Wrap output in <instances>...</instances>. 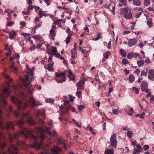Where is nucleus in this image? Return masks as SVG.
I'll use <instances>...</instances> for the list:
<instances>
[{
  "label": "nucleus",
  "instance_id": "obj_49",
  "mask_svg": "<svg viewBox=\"0 0 154 154\" xmlns=\"http://www.w3.org/2000/svg\"><path fill=\"white\" fill-rule=\"evenodd\" d=\"M140 72V71L139 69H137L134 72V73L136 74L137 75H138L139 74V73Z\"/></svg>",
  "mask_w": 154,
  "mask_h": 154
},
{
  "label": "nucleus",
  "instance_id": "obj_45",
  "mask_svg": "<svg viewBox=\"0 0 154 154\" xmlns=\"http://www.w3.org/2000/svg\"><path fill=\"white\" fill-rule=\"evenodd\" d=\"M107 48L109 49H110L111 48V41H110L108 43H107Z\"/></svg>",
  "mask_w": 154,
  "mask_h": 154
},
{
  "label": "nucleus",
  "instance_id": "obj_21",
  "mask_svg": "<svg viewBox=\"0 0 154 154\" xmlns=\"http://www.w3.org/2000/svg\"><path fill=\"white\" fill-rule=\"evenodd\" d=\"M9 38L11 39H13L17 35L16 32L15 31H12L10 32L9 33Z\"/></svg>",
  "mask_w": 154,
  "mask_h": 154
},
{
  "label": "nucleus",
  "instance_id": "obj_13",
  "mask_svg": "<svg viewBox=\"0 0 154 154\" xmlns=\"http://www.w3.org/2000/svg\"><path fill=\"white\" fill-rule=\"evenodd\" d=\"M57 52V50L56 47L52 46L50 48L47 49V53L49 55H54V54Z\"/></svg>",
  "mask_w": 154,
  "mask_h": 154
},
{
  "label": "nucleus",
  "instance_id": "obj_62",
  "mask_svg": "<svg viewBox=\"0 0 154 154\" xmlns=\"http://www.w3.org/2000/svg\"><path fill=\"white\" fill-rule=\"evenodd\" d=\"M147 9H148L149 11H153L154 10L153 7L152 6L148 8Z\"/></svg>",
  "mask_w": 154,
  "mask_h": 154
},
{
  "label": "nucleus",
  "instance_id": "obj_5",
  "mask_svg": "<svg viewBox=\"0 0 154 154\" xmlns=\"http://www.w3.org/2000/svg\"><path fill=\"white\" fill-rule=\"evenodd\" d=\"M62 114H64L67 113L68 111L71 109L72 112L75 111V109L74 107L71 108V106H59Z\"/></svg>",
  "mask_w": 154,
  "mask_h": 154
},
{
  "label": "nucleus",
  "instance_id": "obj_3",
  "mask_svg": "<svg viewBox=\"0 0 154 154\" xmlns=\"http://www.w3.org/2000/svg\"><path fill=\"white\" fill-rule=\"evenodd\" d=\"M5 78L8 88L5 87L4 88L2 93L0 94V98H6L10 95V93L9 88L11 87V86L9 83L12 82V79L8 76H5Z\"/></svg>",
  "mask_w": 154,
  "mask_h": 154
},
{
  "label": "nucleus",
  "instance_id": "obj_36",
  "mask_svg": "<svg viewBox=\"0 0 154 154\" xmlns=\"http://www.w3.org/2000/svg\"><path fill=\"white\" fill-rule=\"evenodd\" d=\"M54 101V100L53 99L48 98H47L46 100V102L49 103H52Z\"/></svg>",
  "mask_w": 154,
  "mask_h": 154
},
{
  "label": "nucleus",
  "instance_id": "obj_19",
  "mask_svg": "<svg viewBox=\"0 0 154 154\" xmlns=\"http://www.w3.org/2000/svg\"><path fill=\"white\" fill-rule=\"evenodd\" d=\"M133 5L137 6H139L141 5V2L140 0H132Z\"/></svg>",
  "mask_w": 154,
  "mask_h": 154
},
{
  "label": "nucleus",
  "instance_id": "obj_42",
  "mask_svg": "<svg viewBox=\"0 0 154 154\" xmlns=\"http://www.w3.org/2000/svg\"><path fill=\"white\" fill-rule=\"evenodd\" d=\"M149 146L148 145H144L143 147V149L145 150H146L149 149Z\"/></svg>",
  "mask_w": 154,
  "mask_h": 154
},
{
  "label": "nucleus",
  "instance_id": "obj_25",
  "mask_svg": "<svg viewBox=\"0 0 154 154\" xmlns=\"http://www.w3.org/2000/svg\"><path fill=\"white\" fill-rule=\"evenodd\" d=\"M121 55L123 57H125L126 56V52L123 49H121L119 50Z\"/></svg>",
  "mask_w": 154,
  "mask_h": 154
},
{
  "label": "nucleus",
  "instance_id": "obj_31",
  "mask_svg": "<svg viewBox=\"0 0 154 154\" xmlns=\"http://www.w3.org/2000/svg\"><path fill=\"white\" fill-rule=\"evenodd\" d=\"M132 90L137 94H138L139 93V89L136 87H133L132 88Z\"/></svg>",
  "mask_w": 154,
  "mask_h": 154
},
{
  "label": "nucleus",
  "instance_id": "obj_8",
  "mask_svg": "<svg viewBox=\"0 0 154 154\" xmlns=\"http://www.w3.org/2000/svg\"><path fill=\"white\" fill-rule=\"evenodd\" d=\"M110 141L111 145L116 148L117 145V141L116 139V135L114 133L112 135L110 138Z\"/></svg>",
  "mask_w": 154,
  "mask_h": 154
},
{
  "label": "nucleus",
  "instance_id": "obj_16",
  "mask_svg": "<svg viewBox=\"0 0 154 154\" xmlns=\"http://www.w3.org/2000/svg\"><path fill=\"white\" fill-rule=\"evenodd\" d=\"M68 72L67 74V76L69 78V79L72 81H74V82H75V77L73 76V74L71 72L70 70H68V71H66V72Z\"/></svg>",
  "mask_w": 154,
  "mask_h": 154
},
{
  "label": "nucleus",
  "instance_id": "obj_48",
  "mask_svg": "<svg viewBox=\"0 0 154 154\" xmlns=\"http://www.w3.org/2000/svg\"><path fill=\"white\" fill-rule=\"evenodd\" d=\"M60 20H56L54 21V23L56 25H58L60 23Z\"/></svg>",
  "mask_w": 154,
  "mask_h": 154
},
{
  "label": "nucleus",
  "instance_id": "obj_39",
  "mask_svg": "<svg viewBox=\"0 0 154 154\" xmlns=\"http://www.w3.org/2000/svg\"><path fill=\"white\" fill-rule=\"evenodd\" d=\"M70 38L71 37L68 35L66 40V44H68L69 43Z\"/></svg>",
  "mask_w": 154,
  "mask_h": 154
},
{
  "label": "nucleus",
  "instance_id": "obj_33",
  "mask_svg": "<svg viewBox=\"0 0 154 154\" xmlns=\"http://www.w3.org/2000/svg\"><path fill=\"white\" fill-rule=\"evenodd\" d=\"M122 61V63L125 65L129 63L128 60L126 58L123 59Z\"/></svg>",
  "mask_w": 154,
  "mask_h": 154
},
{
  "label": "nucleus",
  "instance_id": "obj_34",
  "mask_svg": "<svg viewBox=\"0 0 154 154\" xmlns=\"http://www.w3.org/2000/svg\"><path fill=\"white\" fill-rule=\"evenodd\" d=\"M110 54V53L109 52L107 51L103 54V56L105 58L107 59L108 58Z\"/></svg>",
  "mask_w": 154,
  "mask_h": 154
},
{
  "label": "nucleus",
  "instance_id": "obj_7",
  "mask_svg": "<svg viewBox=\"0 0 154 154\" xmlns=\"http://www.w3.org/2000/svg\"><path fill=\"white\" fill-rule=\"evenodd\" d=\"M141 89V91L146 93L149 92V89L148 88V84L145 81H143L142 82L140 85Z\"/></svg>",
  "mask_w": 154,
  "mask_h": 154
},
{
  "label": "nucleus",
  "instance_id": "obj_41",
  "mask_svg": "<svg viewBox=\"0 0 154 154\" xmlns=\"http://www.w3.org/2000/svg\"><path fill=\"white\" fill-rule=\"evenodd\" d=\"M51 34L52 35V36L53 37V38H54V37L55 35V33H54V31L53 29H51L50 31Z\"/></svg>",
  "mask_w": 154,
  "mask_h": 154
},
{
  "label": "nucleus",
  "instance_id": "obj_63",
  "mask_svg": "<svg viewBox=\"0 0 154 154\" xmlns=\"http://www.w3.org/2000/svg\"><path fill=\"white\" fill-rule=\"evenodd\" d=\"M13 24V23L12 22H8L7 24V26H12Z\"/></svg>",
  "mask_w": 154,
  "mask_h": 154
},
{
  "label": "nucleus",
  "instance_id": "obj_9",
  "mask_svg": "<svg viewBox=\"0 0 154 154\" xmlns=\"http://www.w3.org/2000/svg\"><path fill=\"white\" fill-rule=\"evenodd\" d=\"M29 101L30 103L35 106L41 105L42 104V103L41 101L36 100L33 97H30Z\"/></svg>",
  "mask_w": 154,
  "mask_h": 154
},
{
  "label": "nucleus",
  "instance_id": "obj_43",
  "mask_svg": "<svg viewBox=\"0 0 154 154\" xmlns=\"http://www.w3.org/2000/svg\"><path fill=\"white\" fill-rule=\"evenodd\" d=\"M112 111L113 114L115 115H117L119 112V110L115 109H113Z\"/></svg>",
  "mask_w": 154,
  "mask_h": 154
},
{
  "label": "nucleus",
  "instance_id": "obj_17",
  "mask_svg": "<svg viewBox=\"0 0 154 154\" xmlns=\"http://www.w3.org/2000/svg\"><path fill=\"white\" fill-rule=\"evenodd\" d=\"M57 141L59 143L63 145V147L65 149H67V147L66 146L65 141L64 140L62 139V137L57 138Z\"/></svg>",
  "mask_w": 154,
  "mask_h": 154
},
{
  "label": "nucleus",
  "instance_id": "obj_6",
  "mask_svg": "<svg viewBox=\"0 0 154 154\" xmlns=\"http://www.w3.org/2000/svg\"><path fill=\"white\" fill-rule=\"evenodd\" d=\"M69 100H66L67 98L66 96H65V100L64 101V106H72V104L71 103H73V101L75 99V97H72L70 95H68Z\"/></svg>",
  "mask_w": 154,
  "mask_h": 154
},
{
  "label": "nucleus",
  "instance_id": "obj_14",
  "mask_svg": "<svg viewBox=\"0 0 154 154\" xmlns=\"http://www.w3.org/2000/svg\"><path fill=\"white\" fill-rule=\"evenodd\" d=\"M138 42V40L136 38L129 39L128 41V44L130 47H131L135 45Z\"/></svg>",
  "mask_w": 154,
  "mask_h": 154
},
{
  "label": "nucleus",
  "instance_id": "obj_52",
  "mask_svg": "<svg viewBox=\"0 0 154 154\" xmlns=\"http://www.w3.org/2000/svg\"><path fill=\"white\" fill-rule=\"evenodd\" d=\"M74 124L78 127L80 128H81V126L79 125V122L76 121H75V122H74Z\"/></svg>",
  "mask_w": 154,
  "mask_h": 154
},
{
  "label": "nucleus",
  "instance_id": "obj_53",
  "mask_svg": "<svg viewBox=\"0 0 154 154\" xmlns=\"http://www.w3.org/2000/svg\"><path fill=\"white\" fill-rule=\"evenodd\" d=\"M85 106H78V108L79 111H81L84 109Z\"/></svg>",
  "mask_w": 154,
  "mask_h": 154
},
{
  "label": "nucleus",
  "instance_id": "obj_56",
  "mask_svg": "<svg viewBox=\"0 0 154 154\" xmlns=\"http://www.w3.org/2000/svg\"><path fill=\"white\" fill-rule=\"evenodd\" d=\"M20 24L22 26V27H23L25 26L26 23L24 21H21L20 23Z\"/></svg>",
  "mask_w": 154,
  "mask_h": 154
},
{
  "label": "nucleus",
  "instance_id": "obj_37",
  "mask_svg": "<svg viewBox=\"0 0 154 154\" xmlns=\"http://www.w3.org/2000/svg\"><path fill=\"white\" fill-rule=\"evenodd\" d=\"M34 39L36 40H39L42 39V37L40 35H37L34 36Z\"/></svg>",
  "mask_w": 154,
  "mask_h": 154
},
{
  "label": "nucleus",
  "instance_id": "obj_30",
  "mask_svg": "<svg viewBox=\"0 0 154 154\" xmlns=\"http://www.w3.org/2000/svg\"><path fill=\"white\" fill-rule=\"evenodd\" d=\"M134 133L132 132L131 131H128L127 132V135L128 137L130 138H131L133 136V134H134Z\"/></svg>",
  "mask_w": 154,
  "mask_h": 154
},
{
  "label": "nucleus",
  "instance_id": "obj_24",
  "mask_svg": "<svg viewBox=\"0 0 154 154\" xmlns=\"http://www.w3.org/2000/svg\"><path fill=\"white\" fill-rule=\"evenodd\" d=\"M119 1L120 2V3L119 4V6L122 7L123 5H124V6H126L127 0H119Z\"/></svg>",
  "mask_w": 154,
  "mask_h": 154
},
{
  "label": "nucleus",
  "instance_id": "obj_26",
  "mask_svg": "<svg viewBox=\"0 0 154 154\" xmlns=\"http://www.w3.org/2000/svg\"><path fill=\"white\" fill-rule=\"evenodd\" d=\"M128 79L131 83H132L135 81V78L133 75H131L129 76Z\"/></svg>",
  "mask_w": 154,
  "mask_h": 154
},
{
  "label": "nucleus",
  "instance_id": "obj_58",
  "mask_svg": "<svg viewBox=\"0 0 154 154\" xmlns=\"http://www.w3.org/2000/svg\"><path fill=\"white\" fill-rule=\"evenodd\" d=\"M71 53L72 54L71 55V57H72L73 59H75V54L74 53H73V51L71 50Z\"/></svg>",
  "mask_w": 154,
  "mask_h": 154
},
{
  "label": "nucleus",
  "instance_id": "obj_50",
  "mask_svg": "<svg viewBox=\"0 0 154 154\" xmlns=\"http://www.w3.org/2000/svg\"><path fill=\"white\" fill-rule=\"evenodd\" d=\"M23 14L24 15L29 14L30 13V11H29V10H27V11H23L22 12Z\"/></svg>",
  "mask_w": 154,
  "mask_h": 154
},
{
  "label": "nucleus",
  "instance_id": "obj_51",
  "mask_svg": "<svg viewBox=\"0 0 154 154\" xmlns=\"http://www.w3.org/2000/svg\"><path fill=\"white\" fill-rule=\"evenodd\" d=\"M150 60L149 57H146L145 60V62L147 63H150Z\"/></svg>",
  "mask_w": 154,
  "mask_h": 154
},
{
  "label": "nucleus",
  "instance_id": "obj_10",
  "mask_svg": "<svg viewBox=\"0 0 154 154\" xmlns=\"http://www.w3.org/2000/svg\"><path fill=\"white\" fill-rule=\"evenodd\" d=\"M143 149L140 144H137L134 148L133 154H139L140 152L143 151Z\"/></svg>",
  "mask_w": 154,
  "mask_h": 154
},
{
  "label": "nucleus",
  "instance_id": "obj_46",
  "mask_svg": "<svg viewBox=\"0 0 154 154\" xmlns=\"http://www.w3.org/2000/svg\"><path fill=\"white\" fill-rule=\"evenodd\" d=\"M76 94L78 97L79 98L81 96L82 94L80 91H77L76 93Z\"/></svg>",
  "mask_w": 154,
  "mask_h": 154
},
{
  "label": "nucleus",
  "instance_id": "obj_40",
  "mask_svg": "<svg viewBox=\"0 0 154 154\" xmlns=\"http://www.w3.org/2000/svg\"><path fill=\"white\" fill-rule=\"evenodd\" d=\"M150 3V1L149 0H144L143 4L145 6H146Z\"/></svg>",
  "mask_w": 154,
  "mask_h": 154
},
{
  "label": "nucleus",
  "instance_id": "obj_38",
  "mask_svg": "<svg viewBox=\"0 0 154 154\" xmlns=\"http://www.w3.org/2000/svg\"><path fill=\"white\" fill-rule=\"evenodd\" d=\"M103 38L102 33H98L97 35V40Z\"/></svg>",
  "mask_w": 154,
  "mask_h": 154
},
{
  "label": "nucleus",
  "instance_id": "obj_64",
  "mask_svg": "<svg viewBox=\"0 0 154 154\" xmlns=\"http://www.w3.org/2000/svg\"><path fill=\"white\" fill-rule=\"evenodd\" d=\"M154 101V96H152L150 97V102L151 103H153L152 101Z\"/></svg>",
  "mask_w": 154,
  "mask_h": 154
},
{
  "label": "nucleus",
  "instance_id": "obj_44",
  "mask_svg": "<svg viewBox=\"0 0 154 154\" xmlns=\"http://www.w3.org/2000/svg\"><path fill=\"white\" fill-rule=\"evenodd\" d=\"M44 12L42 10H40L39 11V17H38L39 18H42L43 16L42 15V14Z\"/></svg>",
  "mask_w": 154,
  "mask_h": 154
},
{
  "label": "nucleus",
  "instance_id": "obj_35",
  "mask_svg": "<svg viewBox=\"0 0 154 154\" xmlns=\"http://www.w3.org/2000/svg\"><path fill=\"white\" fill-rule=\"evenodd\" d=\"M134 53L130 52L128 53L127 56V57L128 59H130L134 57Z\"/></svg>",
  "mask_w": 154,
  "mask_h": 154
},
{
  "label": "nucleus",
  "instance_id": "obj_15",
  "mask_svg": "<svg viewBox=\"0 0 154 154\" xmlns=\"http://www.w3.org/2000/svg\"><path fill=\"white\" fill-rule=\"evenodd\" d=\"M148 78L152 81L154 80V69H151L148 72Z\"/></svg>",
  "mask_w": 154,
  "mask_h": 154
},
{
  "label": "nucleus",
  "instance_id": "obj_1",
  "mask_svg": "<svg viewBox=\"0 0 154 154\" xmlns=\"http://www.w3.org/2000/svg\"><path fill=\"white\" fill-rule=\"evenodd\" d=\"M21 107L17 106V110L14 113L16 117H21V119L15 122H8L6 125L2 120H0V130L5 128L8 130L10 129L13 130L14 125H18L21 130L19 131L17 134L8 133V140L13 143L17 148L25 145L24 148L26 149L30 147L40 149L46 136H52V133L50 131L53 127L52 122H50L48 123V127L45 125L44 122L41 119L40 116H42V119H45V110L42 109L41 110H37L36 115L42 126L35 127L34 130L32 129L29 131L23 126L24 121L31 126L34 125L37 123L32 118L29 116V113L25 114L23 112L21 109Z\"/></svg>",
  "mask_w": 154,
  "mask_h": 154
},
{
  "label": "nucleus",
  "instance_id": "obj_54",
  "mask_svg": "<svg viewBox=\"0 0 154 154\" xmlns=\"http://www.w3.org/2000/svg\"><path fill=\"white\" fill-rule=\"evenodd\" d=\"M39 23L38 24L36 25L35 26V28L34 29H38L41 26V23Z\"/></svg>",
  "mask_w": 154,
  "mask_h": 154
},
{
  "label": "nucleus",
  "instance_id": "obj_2",
  "mask_svg": "<svg viewBox=\"0 0 154 154\" xmlns=\"http://www.w3.org/2000/svg\"><path fill=\"white\" fill-rule=\"evenodd\" d=\"M12 102L17 104V106H27V97L24 93L21 92L17 97L11 96V98Z\"/></svg>",
  "mask_w": 154,
  "mask_h": 154
},
{
  "label": "nucleus",
  "instance_id": "obj_18",
  "mask_svg": "<svg viewBox=\"0 0 154 154\" xmlns=\"http://www.w3.org/2000/svg\"><path fill=\"white\" fill-rule=\"evenodd\" d=\"M128 8H122L120 11V14L124 16L128 12Z\"/></svg>",
  "mask_w": 154,
  "mask_h": 154
},
{
  "label": "nucleus",
  "instance_id": "obj_4",
  "mask_svg": "<svg viewBox=\"0 0 154 154\" xmlns=\"http://www.w3.org/2000/svg\"><path fill=\"white\" fill-rule=\"evenodd\" d=\"M55 75L56 77L59 79H57L56 80L58 83H62L66 81L65 79L66 77L65 76V73L64 72H62L60 73H59L58 72H56Z\"/></svg>",
  "mask_w": 154,
  "mask_h": 154
},
{
  "label": "nucleus",
  "instance_id": "obj_59",
  "mask_svg": "<svg viewBox=\"0 0 154 154\" xmlns=\"http://www.w3.org/2000/svg\"><path fill=\"white\" fill-rule=\"evenodd\" d=\"M147 24L149 27H151L152 26V22L149 21H147Z\"/></svg>",
  "mask_w": 154,
  "mask_h": 154
},
{
  "label": "nucleus",
  "instance_id": "obj_61",
  "mask_svg": "<svg viewBox=\"0 0 154 154\" xmlns=\"http://www.w3.org/2000/svg\"><path fill=\"white\" fill-rule=\"evenodd\" d=\"M113 87L111 86V87L109 88L108 93H110L111 92L113 91Z\"/></svg>",
  "mask_w": 154,
  "mask_h": 154
},
{
  "label": "nucleus",
  "instance_id": "obj_57",
  "mask_svg": "<svg viewBox=\"0 0 154 154\" xmlns=\"http://www.w3.org/2000/svg\"><path fill=\"white\" fill-rule=\"evenodd\" d=\"M20 55L16 53L15 54V55L14 56V58H18L20 57Z\"/></svg>",
  "mask_w": 154,
  "mask_h": 154
},
{
  "label": "nucleus",
  "instance_id": "obj_22",
  "mask_svg": "<svg viewBox=\"0 0 154 154\" xmlns=\"http://www.w3.org/2000/svg\"><path fill=\"white\" fill-rule=\"evenodd\" d=\"M111 5V4H109V5H106L105 6V7L106 8H108L110 10V11H111L112 13L113 14H115V5H114V6H112V10L111 8H110V6Z\"/></svg>",
  "mask_w": 154,
  "mask_h": 154
},
{
  "label": "nucleus",
  "instance_id": "obj_60",
  "mask_svg": "<svg viewBox=\"0 0 154 154\" xmlns=\"http://www.w3.org/2000/svg\"><path fill=\"white\" fill-rule=\"evenodd\" d=\"M66 10L67 11L66 12L69 14L70 15H71L72 14V11L71 10H70L69 8H68V10ZM65 12H66V11H65Z\"/></svg>",
  "mask_w": 154,
  "mask_h": 154
},
{
  "label": "nucleus",
  "instance_id": "obj_11",
  "mask_svg": "<svg viewBox=\"0 0 154 154\" xmlns=\"http://www.w3.org/2000/svg\"><path fill=\"white\" fill-rule=\"evenodd\" d=\"M61 148L56 146L52 148L51 149V152L50 154H60Z\"/></svg>",
  "mask_w": 154,
  "mask_h": 154
},
{
  "label": "nucleus",
  "instance_id": "obj_20",
  "mask_svg": "<svg viewBox=\"0 0 154 154\" xmlns=\"http://www.w3.org/2000/svg\"><path fill=\"white\" fill-rule=\"evenodd\" d=\"M124 16L126 19H131L132 18V13L131 12H128Z\"/></svg>",
  "mask_w": 154,
  "mask_h": 154
},
{
  "label": "nucleus",
  "instance_id": "obj_32",
  "mask_svg": "<svg viewBox=\"0 0 154 154\" xmlns=\"http://www.w3.org/2000/svg\"><path fill=\"white\" fill-rule=\"evenodd\" d=\"M145 114V113L143 112L141 114H137L136 115V117H139L140 119H143L144 117Z\"/></svg>",
  "mask_w": 154,
  "mask_h": 154
},
{
  "label": "nucleus",
  "instance_id": "obj_47",
  "mask_svg": "<svg viewBox=\"0 0 154 154\" xmlns=\"http://www.w3.org/2000/svg\"><path fill=\"white\" fill-rule=\"evenodd\" d=\"M142 12H143V11H141L140 12H139L138 14H136L135 16V17L136 18H139L140 17V16L141 15Z\"/></svg>",
  "mask_w": 154,
  "mask_h": 154
},
{
  "label": "nucleus",
  "instance_id": "obj_55",
  "mask_svg": "<svg viewBox=\"0 0 154 154\" xmlns=\"http://www.w3.org/2000/svg\"><path fill=\"white\" fill-rule=\"evenodd\" d=\"M132 145H133L134 146H136L137 144V142L136 140L133 141L131 142Z\"/></svg>",
  "mask_w": 154,
  "mask_h": 154
},
{
  "label": "nucleus",
  "instance_id": "obj_12",
  "mask_svg": "<svg viewBox=\"0 0 154 154\" xmlns=\"http://www.w3.org/2000/svg\"><path fill=\"white\" fill-rule=\"evenodd\" d=\"M23 84L28 89H30L31 85L29 81V77L28 75L26 76L25 80L23 82Z\"/></svg>",
  "mask_w": 154,
  "mask_h": 154
},
{
  "label": "nucleus",
  "instance_id": "obj_29",
  "mask_svg": "<svg viewBox=\"0 0 154 154\" xmlns=\"http://www.w3.org/2000/svg\"><path fill=\"white\" fill-rule=\"evenodd\" d=\"M137 63L138 65V67H140L143 66L144 64V62L143 60H138Z\"/></svg>",
  "mask_w": 154,
  "mask_h": 154
},
{
  "label": "nucleus",
  "instance_id": "obj_28",
  "mask_svg": "<svg viewBox=\"0 0 154 154\" xmlns=\"http://www.w3.org/2000/svg\"><path fill=\"white\" fill-rule=\"evenodd\" d=\"M133 109L132 108H131L129 109L128 110H126L125 111L127 114L130 116H131L133 113Z\"/></svg>",
  "mask_w": 154,
  "mask_h": 154
},
{
  "label": "nucleus",
  "instance_id": "obj_27",
  "mask_svg": "<svg viewBox=\"0 0 154 154\" xmlns=\"http://www.w3.org/2000/svg\"><path fill=\"white\" fill-rule=\"evenodd\" d=\"M148 70L147 68H146L143 70L141 73L140 75L141 76H146L147 75Z\"/></svg>",
  "mask_w": 154,
  "mask_h": 154
},
{
  "label": "nucleus",
  "instance_id": "obj_23",
  "mask_svg": "<svg viewBox=\"0 0 154 154\" xmlns=\"http://www.w3.org/2000/svg\"><path fill=\"white\" fill-rule=\"evenodd\" d=\"M114 149L113 148L110 149H106L105 150V154H113Z\"/></svg>",
  "mask_w": 154,
  "mask_h": 154
}]
</instances>
